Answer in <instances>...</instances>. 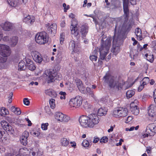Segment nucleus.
<instances>
[{"label":"nucleus","mask_w":156,"mask_h":156,"mask_svg":"<svg viewBox=\"0 0 156 156\" xmlns=\"http://www.w3.org/2000/svg\"><path fill=\"white\" fill-rule=\"evenodd\" d=\"M122 22V19L117 20L115 25L111 49V52L115 55L120 51V47L126 38V33L129 31L132 28L131 24L125 20L120 28Z\"/></svg>","instance_id":"1"},{"label":"nucleus","mask_w":156,"mask_h":156,"mask_svg":"<svg viewBox=\"0 0 156 156\" xmlns=\"http://www.w3.org/2000/svg\"><path fill=\"white\" fill-rule=\"evenodd\" d=\"M99 119L94 114H90L88 116L83 115L79 119L80 125L85 128L93 127L94 126L99 122Z\"/></svg>","instance_id":"2"},{"label":"nucleus","mask_w":156,"mask_h":156,"mask_svg":"<svg viewBox=\"0 0 156 156\" xmlns=\"http://www.w3.org/2000/svg\"><path fill=\"white\" fill-rule=\"evenodd\" d=\"M48 39V36L45 31L38 33L35 37V40L36 42L41 44L47 42Z\"/></svg>","instance_id":"3"},{"label":"nucleus","mask_w":156,"mask_h":156,"mask_svg":"<svg viewBox=\"0 0 156 156\" xmlns=\"http://www.w3.org/2000/svg\"><path fill=\"white\" fill-rule=\"evenodd\" d=\"M128 112L127 108L120 107L114 109L113 110V115L115 117H124L127 115Z\"/></svg>","instance_id":"4"},{"label":"nucleus","mask_w":156,"mask_h":156,"mask_svg":"<svg viewBox=\"0 0 156 156\" xmlns=\"http://www.w3.org/2000/svg\"><path fill=\"white\" fill-rule=\"evenodd\" d=\"M103 79L104 80L105 82L108 84L110 88H115V85L118 83L117 81H115L114 79L113 78H110V75L107 74H106L104 76Z\"/></svg>","instance_id":"5"},{"label":"nucleus","mask_w":156,"mask_h":156,"mask_svg":"<svg viewBox=\"0 0 156 156\" xmlns=\"http://www.w3.org/2000/svg\"><path fill=\"white\" fill-rule=\"evenodd\" d=\"M82 102V97L77 96L70 100L69 101V104L72 107L78 108L81 105Z\"/></svg>","instance_id":"6"},{"label":"nucleus","mask_w":156,"mask_h":156,"mask_svg":"<svg viewBox=\"0 0 156 156\" xmlns=\"http://www.w3.org/2000/svg\"><path fill=\"white\" fill-rule=\"evenodd\" d=\"M57 73L54 70H50L46 74L48 77L47 79V82L48 83H50L54 82L55 80L57 79Z\"/></svg>","instance_id":"7"},{"label":"nucleus","mask_w":156,"mask_h":156,"mask_svg":"<svg viewBox=\"0 0 156 156\" xmlns=\"http://www.w3.org/2000/svg\"><path fill=\"white\" fill-rule=\"evenodd\" d=\"M11 51L7 45L0 44V54L3 57H7L10 55Z\"/></svg>","instance_id":"8"},{"label":"nucleus","mask_w":156,"mask_h":156,"mask_svg":"<svg viewBox=\"0 0 156 156\" xmlns=\"http://www.w3.org/2000/svg\"><path fill=\"white\" fill-rule=\"evenodd\" d=\"M102 34L101 46L106 47V48L108 49V47H110L112 38L108 37L106 39L107 37L106 35H104L103 32Z\"/></svg>","instance_id":"9"},{"label":"nucleus","mask_w":156,"mask_h":156,"mask_svg":"<svg viewBox=\"0 0 156 156\" xmlns=\"http://www.w3.org/2000/svg\"><path fill=\"white\" fill-rule=\"evenodd\" d=\"M78 22L76 19H73L71 21V27H70L71 32L74 34L75 36H77L79 33V28L77 27Z\"/></svg>","instance_id":"10"},{"label":"nucleus","mask_w":156,"mask_h":156,"mask_svg":"<svg viewBox=\"0 0 156 156\" xmlns=\"http://www.w3.org/2000/svg\"><path fill=\"white\" fill-rule=\"evenodd\" d=\"M106 48V47L101 46L99 49L100 58L101 60L104 59L108 52L110 47H108V49Z\"/></svg>","instance_id":"11"},{"label":"nucleus","mask_w":156,"mask_h":156,"mask_svg":"<svg viewBox=\"0 0 156 156\" xmlns=\"http://www.w3.org/2000/svg\"><path fill=\"white\" fill-rule=\"evenodd\" d=\"M76 85L77 87L79 90L82 93H84L86 91V87L84 86L83 83L81 80L77 78H76L75 80Z\"/></svg>","instance_id":"12"},{"label":"nucleus","mask_w":156,"mask_h":156,"mask_svg":"<svg viewBox=\"0 0 156 156\" xmlns=\"http://www.w3.org/2000/svg\"><path fill=\"white\" fill-rule=\"evenodd\" d=\"M46 27H48L47 31L48 33L53 34V35L55 36V34L56 32L57 26L56 24H51L49 26V24L46 25Z\"/></svg>","instance_id":"13"},{"label":"nucleus","mask_w":156,"mask_h":156,"mask_svg":"<svg viewBox=\"0 0 156 156\" xmlns=\"http://www.w3.org/2000/svg\"><path fill=\"white\" fill-rule=\"evenodd\" d=\"M129 0H123V11L126 18L129 17Z\"/></svg>","instance_id":"14"},{"label":"nucleus","mask_w":156,"mask_h":156,"mask_svg":"<svg viewBox=\"0 0 156 156\" xmlns=\"http://www.w3.org/2000/svg\"><path fill=\"white\" fill-rule=\"evenodd\" d=\"M26 66L29 70L33 71L35 70L36 68L35 63L29 58L26 59Z\"/></svg>","instance_id":"15"},{"label":"nucleus","mask_w":156,"mask_h":156,"mask_svg":"<svg viewBox=\"0 0 156 156\" xmlns=\"http://www.w3.org/2000/svg\"><path fill=\"white\" fill-rule=\"evenodd\" d=\"M33 55H34L32 56L33 59L37 62L39 64H41L42 62H44V60H43L40 53L36 51L35 53L33 54Z\"/></svg>","instance_id":"16"},{"label":"nucleus","mask_w":156,"mask_h":156,"mask_svg":"<svg viewBox=\"0 0 156 156\" xmlns=\"http://www.w3.org/2000/svg\"><path fill=\"white\" fill-rule=\"evenodd\" d=\"M3 30L5 31H10L12 30L13 27V24L8 22H6L4 24H2L1 25Z\"/></svg>","instance_id":"17"},{"label":"nucleus","mask_w":156,"mask_h":156,"mask_svg":"<svg viewBox=\"0 0 156 156\" xmlns=\"http://www.w3.org/2000/svg\"><path fill=\"white\" fill-rule=\"evenodd\" d=\"M148 130L152 133H154V134L156 133V123H153L149 124L147 127L145 132L149 134V132Z\"/></svg>","instance_id":"18"},{"label":"nucleus","mask_w":156,"mask_h":156,"mask_svg":"<svg viewBox=\"0 0 156 156\" xmlns=\"http://www.w3.org/2000/svg\"><path fill=\"white\" fill-rule=\"evenodd\" d=\"M80 28V30L79 29V33L77 36L80 34V33L82 35L83 38H84L88 32V28L87 27L82 26Z\"/></svg>","instance_id":"19"},{"label":"nucleus","mask_w":156,"mask_h":156,"mask_svg":"<svg viewBox=\"0 0 156 156\" xmlns=\"http://www.w3.org/2000/svg\"><path fill=\"white\" fill-rule=\"evenodd\" d=\"M134 103H131L130 105V108L131 112L135 115H137L139 113V108H138L137 105L133 106Z\"/></svg>","instance_id":"20"},{"label":"nucleus","mask_w":156,"mask_h":156,"mask_svg":"<svg viewBox=\"0 0 156 156\" xmlns=\"http://www.w3.org/2000/svg\"><path fill=\"white\" fill-rule=\"evenodd\" d=\"M45 93L47 95L53 98H55L57 96V94L55 91L50 89L46 90Z\"/></svg>","instance_id":"21"},{"label":"nucleus","mask_w":156,"mask_h":156,"mask_svg":"<svg viewBox=\"0 0 156 156\" xmlns=\"http://www.w3.org/2000/svg\"><path fill=\"white\" fill-rule=\"evenodd\" d=\"M77 45L74 41L71 40L69 42V48L70 50H73L74 51L76 48H77Z\"/></svg>","instance_id":"22"},{"label":"nucleus","mask_w":156,"mask_h":156,"mask_svg":"<svg viewBox=\"0 0 156 156\" xmlns=\"http://www.w3.org/2000/svg\"><path fill=\"white\" fill-rule=\"evenodd\" d=\"M94 54L90 55V60L94 63V65H95V63L96 62L98 58V52L94 51Z\"/></svg>","instance_id":"23"},{"label":"nucleus","mask_w":156,"mask_h":156,"mask_svg":"<svg viewBox=\"0 0 156 156\" xmlns=\"http://www.w3.org/2000/svg\"><path fill=\"white\" fill-rule=\"evenodd\" d=\"M23 21L26 23H30L31 24L34 21V19H31L30 16H28L24 19Z\"/></svg>","instance_id":"24"},{"label":"nucleus","mask_w":156,"mask_h":156,"mask_svg":"<svg viewBox=\"0 0 156 156\" xmlns=\"http://www.w3.org/2000/svg\"><path fill=\"white\" fill-rule=\"evenodd\" d=\"M26 68L27 66L25 62L23 60L21 61L19 63L18 69L23 70L26 69Z\"/></svg>","instance_id":"25"},{"label":"nucleus","mask_w":156,"mask_h":156,"mask_svg":"<svg viewBox=\"0 0 156 156\" xmlns=\"http://www.w3.org/2000/svg\"><path fill=\"white\" fill-rule=\"evenodd\" d=\"M18 37L16 36H14L11 38V45L12 47L15 46L18 42Z\"/></svg>","instance_id":"26"},{"label":"nucleus","mask_w":156,"mask_h":156,"mask_svg":"<svg viewBox=\"0 0 156 156\" xmlns=\"http://www.w3.org/2000/svg\"><path fill=\"white\" fill-rule=\"evenodd\" d=\"M82 145L83 147L87 149L90 147L91 145V144L89 143V141L87 140H83L82 143Z\"/></svg>","instance_id":"27"},{"label":"nucleus","mask_w":156,"mask_h":156,"mask_svg":"<svg viewBox=\"0 0 156 156\" xmlns=\"http://www.w3.org/2000/svg\"><path fill=\"white\" fill-rule=\"evenodd\" d=\"M106 112L107 111L104 110L102 108H100L98 110L97 115L100 116L105 115L106 114Z\"/></svg>","instance_id":"28"},{"label":"nucleus","mask_w":156,"mask_h":156,"mask_svg":"<svg viewBox=\"0 0 156 156\" xmlns=\"http://www.w3.org/2000/svg\"><path fill=\"white\" fill-rule=\"evenodd\" d=\"M63 114L60 112H56L55 115V118L58 121H60L62 120V116Z\"/></svg>","instance_id":"29"},{"label":"nucleus","mask_w":156,"mask_h":156,"mask_svg":"<svg viewBox=\"0 0 156 156\" xmlns=\"http://www.w3.org/2000/svg\"><path fill=\"white\" fill-rule=\"evenodd\" d=\"M135 92L134 90H128L126 92V97L127 98L129 99L132 97L135 94Z\"/></svg>","instance_id":"30"},{"label":"nucleus","mask_w":156,"mask_h":156,"mask_svg":"<svg viewBox=\"0 0 156 156\" xmlns=\"http://www.w3.org/2000/svg\"><path fill=\"white\" fill-rule=\"evenodd\" d=\"M61 142L62 145L65 147L67 146L69 144V141L67 139L64 138L61 139Z\"/></svg>","instance_id":"31"},{"label":"nucleus","mask_w":156,"mask_h":156,"mask_svg":"<svg viewBox=\"0 0 156 156\" xmlns=\"http://www.w3.org/2000/svg\"><path fill=\"white\" fill-rule=\"evenodd\" d=\"M7 2L12 7H16L17 5V3L16 1L7 0Z\"/></svg>","instance_id":"32"},{"label":"nucleus","mask_w":156,"mask_h":156,"mask_svg":"<svg viewBox=\"0 0 156 156\" xmlns=\"http://www.w3.org/2000/svg\"><path fill=\"white\" fill-rule=\"evenodd\" d=\"M61 122H68L70 120V117L68 115L63 114V115L62 116Z\"/></svg>","instance_id":"33"},{"label":"nucleus","mask_w":156,"mask_h":156,"mask_svg":"<svg viewBox=\"0 0 156 156\" xmlns=\"http://www.w3.org/2000/svg\"><path fill=\"white\" fill-rule=\"evenodd\" d=\"M120 7L119 5H117L115 2L112 3L109 6L111 9H115L118 8Z\"/></svg>","instance_id":"34"},{"label":"nucleus","mask_w":156,"mask_h":156,"mask_svg":"<svg viewBox=\"0 0 156 156\" xmlns=\"http://www.w3.org/2000/svg\"><path fill=\"white\" fill-rule=\"evenodd\" d=\"M21 143L24 146H26L27 144V138H23V137H21L20 139Z\"/></svg>","instance_id":"35"},{"label":"nucleus","mask_w":156,"mask_h":156,"mask_svg":"<svg viewBox=\"0 0 156 156\" xmlns=\"http://www.w3.org/2000/svg\"><path fill=\"white\" fill-rule=\"evenodd\" d=\"M55 100L54 99H51L49 100V104L51 108L52 109H54L55 107Z\"/></svg>","instance_id":"36"},{"label":"nucleus","mask_w":156,"mask_h":156,"mask_svg":"<svg viewBox=\"0 0 156 156\" xmlns=\"http://www.w3.org/2000/svg\"><path fill=\"white\" fill-rule=\"evenodd\" d=\"M148 113L150 116L154 117L156 115V111L151 109H148Z\"/></svg>","instance_id":"37"},{"label":"nucleus","mask_w":156,"mask_h":156,"mask_svg":"<svg viewBox=\"0 0 156 156\" xmlns=\"http://www.w3.org/2000/svg\"><path fill=\"white\" fill-rule=\"evenodd\" d=\"M24 150L26 152H24L23 154H21L20 156H29V154H30V150L29 151L27 148H25Z\"/></svg>","instance_id":"38"},{"label":"nucleus","mask_w":156,"mask_h":156,"mask_svg":"<svg viewBox=\"0 0 156 156\" xmlns=\"http://www.w3.org/2000/svg\"><path fill=\"white\" fill-rule=\"evenodd\" d=\"M108 138L106 136L102 137L100 140V142L101 143H105L108 142Z\"/></svg>","instance_id":"39"},{"label":"nucleus","mask_w":156,"mask_h":156,"mask_svg":"<svg viewBox=\"0 0 156 156\" xmlns=\"http://www.w3.org/2000/svg\"><path fill=\"white\" fill-rule=\"evenodd\" d=\"M117 81L118 82V83L115 85V88L117 89L118 90H119L122 89L123 84L119 82L118 81Z\"/></svg>","instance_id":"40"},{"label":"nucleus","mask_w":156,"mask_h":156,"mask_svg":"<svg viewBox=\"0 0 156 156\" xmlns=\"http://www.w3.org/2000/svg\"><path fill=\"white\" fill-rule=\"evenodd\" d=\"M48 125L49 124L48 123H42L41 125V128L43 130H46L47 129L48 126Z\"/></svg>","instance_id":"41"},{"label":"nucleus","mask_w":156,"mask_h":156,"mask_svg":"<svg viewBox=\"0 0 156 156\" xmlns=\"http://www.w3.org/2000/svg\"><path fill=\"white\" fill-rule=\"evenodd\" d=\"M7 60V57H3L0 55V62L4 63L6 62Z\"/></svg>","instance_id":"42"},{"label":"nucleus","mask_w":156,"mask_h":156,"mask_svg":"<svg viewBox=\"0 0 156 156\" xmlns=\"http://www.w3.org/2000/svg\"><path fill=\"white\" fill-rule=\"evenodd\" d=\"M136 34L137 37L138 36H140L141 34V30L140 29L137 28L136 29Z\"/></svg>","instance_id":"43"},{"label":"nucleus","mask_w":156,"mask_h":156,"mask_svg":"<svg viewBox=\"0 0 156 156\" xmlns=\"http://www.w3.org/2000/svg\"><path fill=\"white\" fill-rule=\"evenodd\" d=\"M23 102L24 105L28 106L30 105V101L27 98H25L23 99Z\"/></svg>","instance_id":"44"},{"label":"nucleus","mask_w":156,"mask_h":156,"mask_svg":"<svg viewBox=\"0 0 156 156\" xmlns=\"http://www.w3.org/2000/svg\"><path fill=\"white\" fill-rule=\"evenodd\" d=\"M64 35L63 33H61L60 35V44H62L63 43L64 39Z\"/></svg>","instance_id":"45"},{"label":"nucleus","mask_w":156,"mask_h":156,"mask_svg":"<svg viewBox=\"0 0 156 156\" xmlns=\"http://www.w3.org/2000/svg\"><path fill=\"white\" fill-rule=\"evenodd\" d=\"M45 109L46 110V113H47L49 115L52 114V113L49 107H45Z\"/></svg>","instance_id":"46"},{"label":"nucleus","mask_w":156,"mask_h":156,"mask_svg":"<svg viewBox=\"0 0 156 156\" xmlns=\"http://www.w3.org/2000/svg\"><path fill=\"white\" fill-rule=\"evenodd\" d=\"M148 109H151L156 111V106L154 105L151 104L148 107Z\"/></svg>","instance_id":"47"},{"label":"nucleus","mask_w":156,"mask_h":156,"mask_svg":"<svg viewBox=\"0 0 156 156\" xmlns=\"http://www.w3.org/2000/svg\"><path fill=\"white\" fill-rule=\"evenodd\" d=\"M29 136V132L26 131H25L23 133V135L22 137H23V138H27Z\"/></svg>","instance_id":"48"},{"label":"nucleus","mask_w":156,"mask_h":156,"mask_svg":"<svg viewBox=\"0 0 156 156\" xmlns=\"http://www.w3.org/2000/svg\"><path fill=\"white\" fill-rule=\"evenodd\" d=\"M5 124H4L3 126V128L5 130L8 131V128L9 127V124L6 122V121L5 122Z\"/></svg>","instance_id":"49"},{"label":"nucleus","mask_w":156,"mask_h":156,"mask_svg":"<svg viewBox=\"0 0 156 156\" xmlns=\"http://www.w3.org/2000/svg\"><path fill=\"white\" fill-rule=\"evenodd\" d=\"M145 56L147 58H148L149 57H148V56L151 57V58H149L150 61L151 62L152 61H153L154 60V56L153 55H148L147 54H146L145 55Z\"/></svg>","instance_id":"50"},{"label":"nucleus","mask_w":156,"mask_h":156,"mask_svg":"<svg viewBox=\"0 0 156 156\" xmlns=\"http://www.w3.org/2000/svg\"><path fill=\"white\" fill-rule=\"evenodd\" d=\"M100 140V139L97 136H94V140L93 143H97L99 140Z\"/></svg>","instance_id":"51"},{"label":"nucleus","mask_w":156,"mask_h":156,"mask_svg":"<svg viewBox=\"0 0 156 156\" xmlns=\"http://www.w3.org/2000/svg\"><path fill=\"white\" fill-rule=\"evenodd\" d=\"M152 46L154 48V51L156 53V41H154L152 42Z\"/></svg>","instance_id":"52"},{"label":"nucleus","mask_w":156,"mask_h":156,"mask_svg":"<svg viewBox=\"0 0 156 156\" xmlns=\"http://www.w3.org/2000/svg\"><path fill=\"white\" fill-rule=\"evenodd\" d=\"M8 131H10L12 133H13L14 132V130L12 129V127L10 125H9V127L8 128Z\"/></svg>","instance_id":"53"},{"label":"nucleus","mask_w":156,"mask_h":156,"mask_svg":"<svg viewBox=\"0 0 156 156\" xmlns=\"http://www.w3.org/2000/svg\"><path fill=\"white\" fill-rule=\"evenodd\" d=\"M148 97V95L144 94L142 98L143 101H144L147 100V98Z\"/></svg>","instance_id":"54"},{"label":"nucleus","mask_w":156,"mask_h":156,"mask_svg":"<svg viewBox=\"0 0 156 156\" xmlns=\"http://www.w3.org/2000/svg\"><path fill=\"white\" fill-rule=\"evenodd\" d=\"M21 113V111L19 108H17V110H16V112L15 114L17 115H20Z\"/></svg>","instance_id":"55"},{"label":"nucleus","mask_w":156,"mask_h":156,"mask_svg":"<svg viewBox=\"0 0 156 156\" xmlns=\"http://www.w3.org/2000/svg\"><path fill=\"white\" fill-rule=\"evenodd\" d=\"M33 134L34 136H37L38 137H39V136L40 134V133L37 131H36V132H34L33 133Z\"/></svg>","instance_id":"56"},{"label":"nucleus","mask_w":156,"mask_h":156,"mask_svg":"<svg viewBox=\"0 0 156 156\" xmlns=\"http://www.w3.org/2000/svg\"><path fill=\"white\" fill-rule=\"evenodd\" d=\"M136 2L137 1L136 0H130V3L132 5H134L136 4Z\"/></svg>","instance_id":"57"},{"label":"nucleus","mask_w":156,"mask_h":156,"mask_svg":"<svg viewBox=\"0 0 156 156\" xmlns=\"http://www.w3.org/2000/svg\"><path fill=\"white\" fill-rule=\"evenodd\" d=\"M6 119L9 123H12L13 122V119L11 117L7 116L6 117Z\"/></svg>","instance_id":"58"},{"label":"nucleus","mask_w":156,"mask_h":156,"mask_svg":"<svg viewBox=\"0 0 156 156\" xmlns=\"http://www.w3.org/2000/svg\"><path fill=\"white\" fill-rule=\"evenodd\" d=\"M5 108L4 107H2L1 109V112L2 113V114H1L2 116H3V115L5 114Z\"/></svg>","instance_id":"59"},{"label":"nucleus","mask_w":156,"mask_h":156,"mask_svg":"<svg viewBox=\"0 0 156 156\" xmlns=\"http://www.w3.org/2000/svg\"><path fill=\"white\" fill-rule=\"evenodd\" d=\"M26 120L27 121L28 123V126H31L32 125V123H31V121L28 118H26Z\"/></svg>","instance_id":"60"},{"label":"nucleus","mask_w":156,"mask_h":156,"mask_svg":"<svg viewBox=\"0 0 156 156\" xmlns=\"http://www.w3.org/2000/svg\"><path fill=\"white\" fill-rule=\"evenodd\" d=\"M142 80H144V81L148 83L150 81V79L148 77H145Z\"/></svg>","instance_id":"61"},{"label":"nucleus","mask_w":156,"mask_h":156,"mask_svg":"<svg viewBox=\"0 0 156 156\" xmlns=\"http://www.w3.org/2000/svg\"><path fill=\"white\" fill-rule=\"evenodd\" d=\"M16 110H17V108H15L14 106H12V107L11 108V110L12 112L15 113Z\"/></svg>","instance_id":"62"},{"label":"nucleus","mask_w":156,"mask_h":156,"mask_svg":"<svg viewBox=\"0 0 156 156\" xmlns=\"http://www.w3.org/2000/svg\"><path fill=\"white\" fill-rule=\"evenodd\" d=\"M59 94L61 96H65L66 95V93L65 92H63L62 91H60L59 93Z\"/></svg>","instance_id":"63"},{"label":"nucleus","mask_w":156,"mask_h":156,"mask_svg":"<svg viewBox=\"0 0 156 156\" xmlns=\"http://www.w3.org/2000/svg\"><path fill=\"white\" fill-rule=\"evenodd\" d=\"M92 18H93V21L94 22L95 24L97 25L98 23V22L97 20L95 18L94 16H93Z\"/></svg>","instance_id":"64"}]
</instances>
